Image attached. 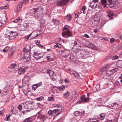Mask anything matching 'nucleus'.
Listing matches in <instances>:
<instances>
[{
	"label": "nucleus",
	"mask_w": 122,
	"mask_h": 122,
	"mask_svg": "<svg viewBox=\"0 0 122 122\" xmlns=\"http://www.w3.org/2000/svg\"><path fill=\"white\" fill-rule=\"evenodd\" d=\"M69 27L68 26H65L63 29L64 31L62 32V36L63 37L66 38L71 36L72 37V36L71 35V32L69 30Z\"/></svg>",
	"instance_id": "2"
},
{
	"label": "nucleus",
	"mask_w": 122,
	"mask_h": 122,
	"mask_svg": "<svg viewBox=\"0 0 122 122\" xmlns=\"http://www.w3.org/2000/svg\"><path fill=\"white\" fill-rule=\"evenodd\" d=\"M58 108L57 109H60V111H59L60 112H61L63 111L64 109V108L63 107H61L60 105H59V107H57Z\"/></svg>",
	"instance_id": "42"
},
{
	"label": "nucleus",
	"mask_w": 122,
	"mask_h": 122,
	"mask_svg": "<svg viewBox=\"0 0 122 122\" xmlns=\"http://www.w3.org/2000/svg\"><path fill=\"white\" fill-rule=\"evenodd\" d=\"M27 69V67H20L18 71V73L19 75L24 74L25 72V70Z\"/></svg>",
	"instance_id": "9"
},
{
	"label": "nucleus",
	"mask_w": 122,
	"mask_h": 122,
	"mask_svg": "<svg viewBox=\"0 0 122 122\" xmlns=\"http://www.w3.org/2000/svg\"><path fill=\"white\" fill-rule=\"evenodd\" d=\"M67 19L69 20H71V15L69 14L67 15L66 16Z\"/></svg>",
	"instance_id": "46"
},
{
	"label": "nucleus",
	"mask_w": 122,
	"mask_h": 122,
	"mask_svg": "<svg viewBox=\"0 0 122 122\" xmlns=\"http://www.w3.org/2000/svg\"><path fill=\"white\" fill-rule=\"evenodd\" d=\"M87 122H99V121L98 120H97L96 121H92L91 120H89L87 121Z\"/></svg>",
	"instance_id": "64"
},
{
	"label": "nucleus",
	"mask_w": 122,
	"mask_h": 122,
	"mask_svg": "<svg viewBox=\"0 0 122 122\" xmlns=\"http://www.w3.org/2000/svg\"><path fill=\"white\" fill-rule=\"evenodd\" d=\"M43 98V97H40L38 98H36V100L37 101H40L42 100Z\"/></svg>",
	"instance_id": "47"
},
{
	"label": "nucleus",
	"mask_w": 122,
	"mask_h": 122,
	"mask_svg": "<svg viewBox=\"0 0 122 122\" xmlns=\"http://www.w3.org/2000/svg\"><path fill=\"white\" fill-rule=\"evenodd\" d=\"M27 2H28V0H24L22 1V2H21L22 3V4L23 3L25 4Z\"/></svg>",
	"instance_id": "60"
},
{
	"label": "nucleus",
	"mask_w": 122,
	"mask_h": 122,
	"mask_svg": "<svg viewBox=\"0 0 122 122\" xmlns=\"http://www.w3.org/2000/svg\"><path fill=\"white\" fill-rule=\"evenodd\" d=\"M17 65L15 63L11 64L9 66V68L11 71L15 72L16 71L14 69L13 70V69H14L15 67Z\"/></svg>",
	"instance_id": "10"
},
{
	"label": "nucleus",
	"mask_w": 122,
	"mask_h": 122,
	"mask_svg": "<svg viewBox=\"0 0 122 122\" xmlns=\"http://www.w3.org/2000/svg\"><path fill=\"white\" fill-rule=\"evenodd\" d=\"M18 109L19 110L20 112H21V111H22V110H23L22 106H21V105H19L18 107Z\"/></svg>",
	"instance_id": "39"
},
{
	"label": "nucleus",
	"mask_w": 122,
	"mask_h": 122,
	"mask_svg": "<svg viewBox=\"0 0 122 122\" xmlns=\"http://www.w3.org/2000/svg\"><path fill=\"white\" fill-rule=\"evenodd\" d=\"M10 34H9V33H7V34L6 35V38H8V39L9 37H10Z\"/></svg>",
	"instance_id": "61"
},
{
	"label": "nucleus",
	"mask_w": 122,
	"mask_h": 122,
	"mask_svg": "<svg viewBox=\"0 0 122 122\" xmlns=\"http://www.w3.org/2000/svg\"><path fill=\"white\" fill-rule=\"evenodd\" d=\"M85 97H86L84 95L82 96L81 97V101L80 102H79L80 103L81 102H83V101L84 100V99H85Z\"/></svg>",
	"instance_id": "40"
},
{
	"label": "nucleus",
	"mask_w": 122,
	"mask_h": 122,
	"mask_svg": "<svg viewBox=\"0 0 122 122\" xmlns=\"http://www.w3.org/2000/svg\"><path fill=\"white\" fill-rule=\"evenodd\" d=\"M107 74L109 75H111L114 73L113 71L112 70H108L107 71Z\"/></svg>",
	"instance_id": "30"
},
{
	"label": "nucleus",
	"mask_w": 122,
	"mask_h": 122,
	"mask_svg": "<svg viewBox=\"0 0 122 122\" xmlns=\"http://www.w3.org/2000/svg\"><path fill=\"white\" fill-rule=\"evenodd\" d=\"M81 113L79 111H76L74 112V114L75 116H78L81 115Z\"/></svg>",
	"instance_id": "28"
},
{
	"label": "nucleus",
	"mask_w": 122,
	"mask_h": 122,
	"mask_svg": "<svg viewBox=\"0 0 122 122\" xmlns=\"http://www.w3.org/2000/svg\"><path fill=\"white\" fill-rule=\"evenodd\" d=\"M45 20L42 19L40 20V23L42 24H44L45 23Z\"/></svg>",
	"instance_id": "53"
},
{
	"label": "nucleus",
	"mask_w": 122,
	"mask_h": 122,
	"mask_svg": "<svg viewBox=\"0 0 122 122\" xmlns=\"http://www.w3.org/2000/svg\"><path fill=\"white\" fill-rule=\"evenodd\" d=\"M33 120L32 117H30L26 118L22 122H32Z\"/></svg>",
	"instance_id": "17"
},
{
	"label": "nucleus",
	"mask_w": 122,
	"mask_h": 122,
	"mask_svg": "<svg viewBox=\"0 0 122 122\" xmlns=\"http://www.w3.org/2000/svg\"><path fill=\"white\" fill-rule=\"evenodd\" d=\"M70 51L67 50H64L62 51H61L62 53H63L65 55V57H68L69 55Z\"/></svg>",
	"instance_id": "15"
},
{
	"label": "nucleus",
	"mask_w": 122,
	"mask_h": 122,
	"mask_svg": "<svg viewBox=\"0 0 122 122\" xmlns=\"http://www.w3.org/2000/svg\"><path fill=\"white\" fill-rule=\"evenodd\" d=\"M22 6V3L20 2L17 7V9L18 11H20V10Z\"/></svg>",
	"instance_id": "18"
},
{
	"label": "nucleus",
	"mask_w": 122,
	"mask_h": 122,
	"mask_svg": "<svg viewBox=\"0 0 122 122\" xmlns=\"http://www.w3.org/2000/svg\"><path fill=\"white\" fill-rule=\"evenodd\" d=\"M114 14L111 12H110L108 14L107 16L112 19H113V16Z\"/></svg>",
	"instance_id": "36"
},
{
	"label": "nucleus",
	"mask_w": 122,
	"mask_h": 122,
	"mask_svg": "<svg viewBox=\"0 0 122 122\" xmlns=\"http://www.w3.org/2000/svg\"><path fill=\"white\" fill-rule=\"evenodd\" d=\"M47 73L51 77L53 76L54 73V72L52 71L49 69L47 70Z\"/></svg>",
	"instance_id": "20"
},
{
	"label": "nucleus",
	"mask_w": 122,
	"mask_h": 122,
	"mask_svg": "<svg viewBox=\"0 0 122 122\" xmlns=\"http://www.w3.org/2000/svg\"><path fill=\"white\" fill-rule=\"evenodd\" d=\"M70 93L69 92L67 91L64 94V96L65 98H67L69 96Z\"/></svg>",
	"instance_id": "27"
},
{
	"label": "nucleus",
	"mask_w": 122,
	"mask_h": 122,
	"mask_svg": "<svg viewBox=\"0 0 122 122\" xmlns=\"http://www.w3.org/2000/svg\"><path fill=\"white\" fill-rule=\"evenodd\" d=\"M106 20L105 19H103L101 24V26H103L106 23Z\"/></svg>",
	"instance_id": "37"
},
{
	"label": "nucleus",
	"mask_w": 122,
	"mask_h": 122,
	"mask_svg": "<svg viewBox=\"0 0 122 122\" xmlns=\"http://www.w3.org/2000/svg\"><path fill=\"white\" fill-rule=\"evenodd\" d=\"M22 20V19H21L20 18H18V19H16L14 20L13 21V22L16 23L18 21L21 20Z\"/></svg>",
	"instance_id": "49"
},
{
	"label": "nucleus",
	"mask_w": 122,
	"mask_h": 122,
	"mask_svg": "<svg viewBox=\"0 0 122 122\" xmlns=\"http://www.w3.org/2000/svg\"><path fill=\"white\" fill-rule=\"evenodd\" d=\"M15 32L12 31L9 32V34H10V37L8 38V39L10 40H11L13 38L15 37V36L14 34H15Z\"/></svg>",
	"instance_id": "14"
},
{
	"label": "nucleus",
	"mask_w": 122,
	"mask_h": 122,
	"mask_svg": "<svg viewBox=\"0 0 122 122\" xmlns=\"http://www.w3.org/2000/svg\"><path fill=\"white\" fill-rule=\"evenodd\" d=\"M69 2L68 0H58L57 2V6H61L66 5Z\"/></svg>",
	"instance_id": "6"
},
{
	"label": "nucleus",
	"mask_w": 122,
	"mask_h": 122,
	"mask_svg": "<svg viewBox=\"0 0 122 122\" xmlns=\"http://www.w3.org/2000/svg\"><path fill=\"white\" fill-rule=\"evenodd\" d=\"M60 109H54L53 110V113H56L58 112L59 111H60Z\"/></svg>",
	"instance_id": "58"
},
{
	"label": "nucleus",
	"mask_w": 122,
	"mask_h": 122,
	"mask_svg": "<svg viewBox=\"0 0 122 122\" xmlns=\"http://www.w3.org/2000/svg\"><path fill=\"white\" fill-rule=\"evenodd\" d=\"M81 9L83 11V13L84 14H85L86 13V11H85L86 10V6H83L81 8Z\"/></svg>",
	"instance_id": "44"
},
{
	"label": "nucleus",
	"mask_w": 122,
	"mask_h": 122,
	"mask_svg": "<svg viewBox=\"0 0 122 122\" xmlns=\"http://www.w3.org/2000/svg\"><path fill=\"white\" fill-rule=\"evenodd\" d=\"M105 114L103 113H101L100 115V119L102 120H103L105 118Z\"/></svg>",
	"instance_id": "33"
},
{
	"label": "nucleus",
	"mask_w": 122,
	"mask_h": 122,
	"mask_svg": "<svg viewBox=\"0 0 122 122\" xmlns=\"http://www.w3.org/2000/svg\"><path fill=\"white\" fill-rule=\"evenodd\" d=\"M89 53L88 51L83 49L81 51L79 56L80 58L85 59L89 57Z\"/></svg>",
	"instance_id": "4"
},
{
	"label": "nucleus",
	"mask_w": 122,
	"mask_h": 122,
	"mask_svg": "<svg viewBox=\"0 0 122 122\" xmlns=\"http://www.w3.org/2000/svg\"><path fill=\"white\" fill-rule=\"evenodd\" d=\"M30 24L29 23H24L23 24V26L25 28L23 29L22 30V31H24L25 29H27L29 26V25Z\"/></svg>",
	"instance_id": "16"
},
{
	"label": "nucleus",
	"mask_w": 122,
	"mask_h": 122,
	"mask_svg": "<svg viewBox=\"0 0 122 122\" xmlns=\"http://www.w3.org/2000/svg\"><path fill=\"white\" fill-rule=\"evenodd\" d=\"M9 5L8 4L4 6H1L0 7V10H2L3 9H6L9 8Z\"/></svg>",
	"instance_id": "25"
},
{
	"label": "nucleus",
	"mask_w": 122,
	"mask_h": 122,
	"mask_svg": "<svg viewBox=\"0 0 122 122\" xmlns=\"http://www.w3.org/2000/svg\"><path fill=\"white\" fill-rule=\"evenodd\" d=\"M36 43L37 45H39L40 44V41L38 40H37L36 41Z\"/></svg>",
	"instance_id": "62"
},
{
	"label": "nucleus",
	"mask_w": 122,
	"mask_h": 122,
	"mask_svg": "<svg viewBox=\"0 0 122 122\" xmlns=\"http://www.w3.org/2000/svg\"><path fill=\"white\" fill-rule=\"evenodd\" d=\"M10 116L8 114H7L6 115V117L5 118V121H6V120L7 121H9V120H10Z\"/></svg>",
	"instance_id": "43"
},
{
	"label": "nucleus",
	"mask_w": 122,
	"mask_h": 122,
	"mask_svg": "<svg viewBox=\"0 0 122 122\" xmlns=\"http://www.w3.org/2000/svg\"><path fill=\"white\" fill-rule=\"evenodd\" d=\"M70 73L71 75H74L75 77L77 78H78L79 76V74L78 73L76 72H74V71L73 72H71Z\"/></svg>",
	"instance_id": "26"
},
{
	"label": "nucleus",
	"mask_w": 122,
	"mask_h": 122,
	"mask_svg": "<svg viewBox=\"0 0 122 122\" xmlns=\"http://www.w3.org/2000/svg\"><path fill=\"white\" fill-rule=\"evenodd\" d=\"M118 105L116 103H114L112 104L110 107L112 109H116L117 108Z\"/></svg>",
	"instance_id": "23"
},
{
	"label": "nucleus",
	"mask_w": 122,
	"mask_h": 122,
	"mask_svg": "<svg viewBox=\"0 0 122 122\" xmlns=\"http://www.w3.org/2000/svg\"><path fill=\"white\" fill-rule=\"evenodd\" d=\"M48 113L49 116L52 115L53 113V111L50 110L48 112Z\"/></svg>",
	"instance_id": "48"
},
{
	"label": "nucleus",
	"mask_w": 122,
	"mask_h": 122,
	"mask_svg": "<svg viewBox=\"0 0 122 122\" xmlns=\"http://www.w3.org/2000/svg\"><path fill=\"white\" fill-rule=\"evenodd\" d=\"M115 41V39L113 38H112L110 39V42L111 43H112Z\"/></svg>",
	"instance_id": "63"
},
{
	"label": "nucleus",
	"mask_w": 122,
	"mask_h": 122,
	"mask_svg": "<svg viewBox=\"0 0 122 122\" xmlns=\"http://www.w3.org/2000/svg\"><path fill=\"white\" fill-rule=\"evenodd\" d=\"M30 111V110H22L21 111V112H22V113H23V115L24 114H27V113L28 112H29Z\"/></svg>",
	"instance_id": "32"
},
{
	"label": "nucleus",
	"mask_w": 122,
	"mask_h": 122,
	"mask_svg": "<svg viewBox=\"0 0 122 122\" xmlns=\"http://www.w3.org/2000/svg\"><path fill=\"white\" fill-rule=\"evenodd\" d=\"M43 54L42 53H37L36 52H34L33 54V56L36 60L39 59L42 57Z\"/></svg>",
	"instance_id": "7"
},
{
	"label": "nucleus",
	"mask_w": 122,
	"mask_h": 122,
	"mask_svg": "<svg viewBox=\"0 0 122 122\" xmlns=\"http://www.w3.org/2000/svg\"><path fill=\"white\" fill-rule=\"evenodd\" d=\"M38 114L37 118L42 120L44 119L45 118V116L44 115H42L40 114L39 112L37 113Z\"/></svg>",
	"instance_id": "24"
},
{
	"label": "nucleus",
	"mask_w": 122,
	"mask_h": 122,
	"mask_svg": "<svg viewBox=\"0 0 122 122\" xmlns=\"http://www.w3.org/2000/svg\"><path fill=\"white\" fill-rule=\"evenodd\" d=\"M9 49V48L8 47H6L3 50V52H5L6 51H7Z\"/></svg>",
	"instance_id": "54"
},
{
	"label": "nucleus",
	"mask_w": 122,
	"mask_h": 122,
	"mask_svg": "<svg viewBox=\"0 0 122 122\" xmlns=\"http://www.w3.org/2000/svg\"><path fill=\"white\" fill-rule=\"evenodd\" d=\"M30 46L29 45H26L23 51L24 52H26V53H28V54H27V53L25 54V55L26 54L27 55V56H25L24 59V61L26 62L29 61L30 60V52L31 50Z\"/></svg>",
	"instance_id": "1"
},
{
	"label": "nucleus",
	"mask_w": 122,
	"mask_h": 122,
	"mask_svg": "<svg viewBox=\"0 0 122 122\" xmlns=\"http://www.w3.org/2000/svg\"><path fill=\"white\" fill-rule=\"evenodd\" d=\"M59 105L54 104L52 105V106L53 107H59Z\"/></svg>",
	"instance_id": "52"
},
{
	"label": "nucleus",
	"mask_w": 122,
	"mask_h": 122,
	"mask_svg": "<svg viewBox=\"0 0 122 122\" xmlns=\"http://www.w3.org/2000/svg\"><path fill=\"white\" fill-rule=\"evenodd\" d=\"M120 84L119 83V82L118 81L117 82H116L114 84V86H118Z\"/></svg>",
	"instance_id": "55"
},
{
	"label": "nucleus",
	"mask_w": 122,
	"mask_h": 122,
	"mask_svg": "<svg viewBox=\"0 0 122 122\" xmlns=\"http://www.w3.org/2000/svg\"><path fill=\"white\" fill-rule=\"evenodd\" d=\"M92 24L96 26L100 22L99 18L97 16H94L92 20Z\"/></svg>",
	"instance_id": "5"
},
{
	"label": "nucleus",
	"mask_w": 122,
	"mask_h": 122,
	"mask_svg": "<svg viewBox=\"0 0 122 122\" xmlns=\"http://www.w3.org/2000/svg\"><path fill=\"white\" fill-rule=\"evenodd\" d=\"M107 66H106L104 67L102 69L100 70V74L101 75L103 74V73L105 72L106 70L107 69Z\"/></svg>",
	"instance_id": "12"
},
{
	"label": "nucleus",
	"mask_w": 122,
	"mask_h": 122,
	"mask_svg": "<svg viewBox=\"0 0 122 122\" xmlns=\"http://www.w3.org/2000/svg\"><path fill=\"white\" fill-rule=\"evenodd\" d=\"M89 100V98L88 97H87L86 98H85L84 99V100L83 101V102H87Z\"/></svg>",
	"instance_id": "57"
},
{
	"label": "nucleus",
	"mask_w": 122,
	"mask_h": 122,
	"mask_svg": "<svg viewBox=\"0 0 122 122\" xmlns=\"http://www.w3.org/2000/svg\"><path fill=\"white\" fill-rule=\"evenodd\" d=\"M41 32L39 31L34 30L30 34L32 36V38H34L41 34Z\"/></svg>",
	"instance_id": "8"
},
{
	"label": "nucleus",
	"mask_w": 122,
	"mask_h": 122,
	"mask_svg": "<svg viewBox=\"0 0 122 122\" xmlns=\"http://www.w3.org/2000/svg\"><path fill=\"white\" fill-rule=\"evenodd\" d=\"M65 88V86H64L63 85L59 87V89L61 91L63 90Z\"/></svg>",
	"instance_id": "50"
},
{
	"label": "nucleus",
	"mask_w": 122,
	"mask_h": 122,
	"mask_svg": "<svg viewBox=\"0 0 122 122\" xmlns=\"http://www.w3.org/2000/svg\"><path fill=\"white\" fill-rule=\"evenodd\" d=\"M119 58L118 56L117 55H115L112 57V60H115L116 59H117Z\"/></svg>",
	"instance_id": "41"
},
{
	"label": "nucleus",
	"mask_w": 122,
	"mask_h": 122,
	"mask_svg": "<svg viewBox=\"0 0 122 122\" xmlns=\"http://www.w3.org/2000/svg\"><path fill=\"white\" fill-rule=\"evenodd\" d=\"M53 20L56 25H58L59 24V20H57L54 19H53Z\"/></svg>",
	"instance_id": "34"
},
{
	"label": "nucleus",
	"mask_w": 122,
	"mask_h": 122,
	"mask_svg": "<svg viewBox=\"0 0 122 122\" xmlns=\"http://www.w3.org/2000/svg\"><path fill=\"white\" fill-rule=\"evenodd\" d=\"M31 36V35L30 34L28 36H26L25 38V41H27L28 39L29 38V37Z\"/></svg>",
	"instance_id": "56"
},
{
	"label": "nucleus",
	"mask_w": 122,
	"mask_h": 122,
	"mask_svg": "<svg viewBox=\"0 0 122 122\" xmlns=\"http://www.w3.org/2000/svg\"><path fill=\"white\" fill-rule=\"evenodd\" d=\"M117 65L119 67L122 66V60H118L117 63Z\"/></svg>",
	"instance_id": "29"
},
{
	"label": "nucleus",
	"mask_w": 122,
	"mask_h": 122,
	"mask_svg": "<svg viewBox=\"0 0 122 122\" xmlns=\"http://www.w3.org/2000/svg\"><path fill=\"white\" fill-rule=\"evenodd\" d=\"M83 37H85L86 38H89L90 36L87 34H85L83 36Z\"/></svg>",
	"instance_id": "59"
},
{
	"label": "nucleus",
	"mask_w": 122,
	"mask_h": 122,
	"mask_svg": "<svg viewBox=\"0 0 122 122\" xmlns=\"http://www.w3.org/2000/svg\"><path fill=\"white\" fill-rule=\"evenodd\" d=\"M35 86H36L38 87V86H40L42 85V82L41 81L40 82L38 83L37 84H35Z\"/></svg>",
	"instance_id": "51"
},
{
	"label": "nucleus",
	"mask_w": 122,
	"mask_h": 122,
	"mask_svg": "<svg viewBox=\"0 0 122 122\" xmlns=\"http://www.w3.org/2000/svg\"><path fill=\"white\" fill-rule=\"evenodd\" d=\"M36 10V9H31L30 10V12L28 13H30V14L31 15L34 16Z\"/></svg>",
	"instance_id": "21"
},
{
	"label": "nucleus",
	"mask_w": 122,
	"mask_h": 122,
	"mask_svg": "<svg viewBox=\"0 0 122 122\" xmlns=\"http://www.w3.org/2000/svg\"><path fill=\"white\" fill-rule=\"evenodd\" d=\"M54 47L56 48L57 47L61 48V45L58 43H57L56 45L54 46Z\"/></svg>",
	"instance_id": "38"
},
{
	"label": "nucleus",
	"mask_w": 122,
	"mask_h": 122,
	"mask_svg": "<svg viewBox=\"0 0 122 122\" xmlns=\"http://www.w3.org/2000/svg\"><path fill=\"white\" fill-rule=\"evenodd\" d=\"M86 46L89 48L93 49H96V47L94 45L89 42H87Z\"/></svg>",
	"instance_id": "11"
},
{
	"label": "nucleus",
	"mask_w": 122,
	"mask_h": 122,
	"mask_svg": "<svg viewBox=\"0 0 122 122\" xmlns=\"http://www.w3.org/2000/svg\"><path fill=\"white\" fill-rule=\"evenodd\" d=\"M54 96H52L51 97H49L48 98V100L49 101H53L54 100Z\"/></svg>",
	"instance_id": "31"
},
{
	"label": "nucleus",
	"mask_w": 122,
	"mask_h": 122,
	"mask_svg": "<svg viewBox=\"0 0 122 122\" xmlns=\"http://www.w3.org/2000/svg\"><path fill=\"white\" fill-rule=\"evenodd\" d=\"M97 6V4L92 2L90 3V7H91L92 9H94Z\"/></svg>",
	"instance_id": "22"
},
{
	"label": "nucleus",
	"mask_w": 122,
	"mask_h": 122,
	"mask_svg": "<svg viewBox=\"0 0 122 122\" xmlns=\"http://www.w3.org/2000/svg\"><path fill=\"white\" fill-rule=\"evenodd\" d=\"M14 108L13 107V108H12V109L10 111L9 113L8 114L9 115H10V116H11L13 113V112L14 111Z\"/></svg>",
	"instance_id": "35"
},
{
	"label": "nucleus",
	"mask_w": 122,
	"mask_h": 122,
	"mask_svg": "<svg viewBox=\"0 0 122 122\" xmlns=\"http://www.w3.org/2000/svg\"><path fill=\"white\" fill-rule=\"evenodd\" d=\"M35 84H34L32 86V89L34 91H35L36 89L38 87L36 86H35Z\"/></svg>",
	"instance_id": "45"
},
{
	"label": "nucleus",
	"mask_w": 122,
	"mask_h": 122,
	"mask_svg": "<svg viewBox=\"0 0 122 122\" xmlns=\"http://www.w3.org/2000/svg\"><path fill=\"white\" fill-rule=\"evenodd\" d=\"M34 16L36 18H38L41 16V14H40L39 11H38L37 9L36 10V11L35 12Z\"/></svg>",
	"instance_id": "13"
},
{
	"label": "nucleus",
	"mask_w": 122,
	"mask_h": 122,
	"mask_svg": "<svg viewBox=\"0 0 122 122\" xmlns=\"http://www.w3.org/2000/svg\"><path fill=\"white\" fill-rule=\"evenodd\" d=\"M102 4L103 7H105L106 6V4L108 5H110L112 4L116 5L117 2V0H101Z\"/></svg>",
	"instance_id": "3"
},
{
	"label": "nucleus",
	"mask_w": 122,
	"mask_h": 122,
	"mask_svg": "<svg viewBox=\"0 0 122 122\" xmlns=\"http://www.w3.org/2000/svg\"><path fill=\"white\" fill-rule=\"evenodd\" d=\"M30 77L29 76H24V78L23 79V81L24 82H25L29 81Z\"/></svg>",
	"instance_id": "19"
}]
</instances>
